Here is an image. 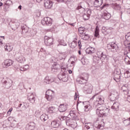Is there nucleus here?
I'll list each match as a JSON object with an SVG mask.
<instances>
[{
  "mask_svg": "<svg viewBox=\"0 0 130 130\" xmlns=\"http://www.w3.org/2000/svg\"><path fill=\"white\" fill-rule=\"evenodd\" d=\"M104 96L99 95L96 98L95 103L96 104V113L99 117L107 116L108 113H109V109L103 105L104 104Z\"/></svg>",
  "mask_w": 130,
  "mask_h": 130,
  "instance_id": "obj_1",
  "label": "nucleus"
},
{
  "mask_svg": "<svg viewBox=\"0 0 130 130\" xmlns=\"http://www.w3.org/2000/svg\"><path fill=\"white\" fill-rule=\"evenodd\" d=\"M66 124L68 126H71L72 128H76L77 126L78 125L77 124V122L75 120L73 119H69L66 120Z\"/></svg>",
  "mask_w": 130,
  "mask_h": 130,
  "instance_id": "obj_2",
  "label": "nucleus"
},
{
  "mask_svg": "<svg viewBox=\"0 0 130 130\" xmlns=\"http://www.w3.org/2000/svg\"><path fill=\"white\" fill-rule=\"evenodd\" d=\"M41 23L44 26H51L52 25V19L49 17H45L42 20Z\"/></svg>",
  "mask_w": 130,
  "mask_h": 130,
  "instance_id": "obj_3",
  "label": "nucleus"
},
{
  "mask_svg": "<svg viewBox=\"0 0 130 130\" xmlns=\"http://www.w3.org/2000/svg\"><path fill=\"white\" fill-rule=\"evenodd\" d=\"M45 97L48 101H51L54 97V92L51 90H48L46 92Z\"/></svg>",
  "mask_w": 130,
  "mask_h": 130,
  "instance_id": "obj_4",
  "label": "nucleus"
},
{
  "mask_svg": "<svg viewBox=\"0 0 130 130\" xmlns=\"http://www.w3.org/2000/svg\"><path fill=\"white\" fill-rule=\"evenodd\" d=\"M85 5V3L84 2L79 3L76 9V11H78L80 14H83L85 12V8H86Z\"/></svg>",
  "mask_w": 130,
  "mask_h": 130,
  "instance_id": "obj_5",
  "label": "nucleus"
},
{
  "mask_svg": "<svg viewBox=\"0 0 130 130\" xmlns=\"http://www.w3.org/2000/svg\"><path fill=\"white\" fill-rule=\"evenodd\" d=\"M13 62H14L11 59H7L3 62L2 66L3 68H4L5 69H7L9 68V67H11V66H12Z\"/></svg>",
  "mask_w": 130,
  "mask_h": 130,
  "instance_id": "obj_6",
  "label": "nucleus"
},
{
  "mask_svg": "<svg viewBox=\"0 0 130 130\" xmlns=\"http://www.w3.org/2000/svg\"><path fill=\"white\" fill-rule=\"evenodd\" d=\"M44 42L46 46H50L53 44V39L52 38H49L47 36L44 37Z\"/></svg>",
  "mask_w": 130,
  "mask_h": 130,
  "instance_id": "obj_7",
  "label": "nucleus"
},
{
  "mask_svg": "<svg viewBox=\"0 0 130 130\" xmlns=\"http://www.w3.org/2000/svg\"><path fill=\"white\" fill-rule=\"evenodd\" d=\"M27 100L30 103H35V100H36V94L35 93H28Z\"/></svg>",
  "mask_w": 130,
  "mask_h": 130,
  "instance_id": "obj_8",
  "label": "nucleus"
},
{
  "mask_svg": "<svg viewBox=\"0 0 130 130\" xmlns=\"http://www.w3.org/2000/svg\"><path fill=\"white\" fill-rule=\"evenodd\" d=\"M112 30H113V28L112 27L103 26L102 29V32L105 35H107V34L111 33V32H112Z\"/></svg>",
  "mask_w": 130,
  "mask_h": 130,
  "instance_id": "obj_9",
  "label": "nucleus"
},
{
  "mask_svg": "<svg viewBox=\"0 0 130 130\" xmlns=\"http://www.w3.org/2000/svg\"><path fill=\"white\" fill-rule=\"evenodd\" d=\"M84 90L87 92V94H91L93 90V86L91 84H87L84 86Z\"/></svg>",
  "mask_w": 130,
  "mask_h": 130,
  "instance_id": "obj_10",
  "label": "nucleus"
},
{
  "mask_svg": "<svg viewBox=\"0 0 130 130\" xmlns=\"http://www.w3.org/2000/svg\"><path fill=\"white\" fill-rule=\"evenodd\" d=\"M58 78L60 81H62V82L68 81V77L65 73H62L58 74Z\"/></svg>",
  "mask_w": 130,
  "mask_h": 130,
  "instance_id": "obj_11",
  "label": "nucleus"
},
{
  "mask_svg": "<svg viewBox=\"0 0 130 130\" xmlns=\"http://www.w3.org/2000/svg\"><path fill=\"white\" fill-rule=\"evenodd\" d=\"M69 115H70L71 118H73L74 120H79L78 117V113L76 111H71L70 112Z\"/></svg>",
  "mask_w": 130,
  "mask_h": 130,
  "instance_id": "obj_12",
  "label": "nucleus"
},
{
  "mask_svg": "<svg viewBox=\"0 0 130 130\" xmlns=\"http://www.w3.org/2000/svg\"><path fill=\"white\" fill-rule=\"evenodd\" d=\"M68 109V105L64 104H61L58 107V110L59 112H65Z\"/></svg>",
  "mask_w": 130,
  "mask_h": 130,
  "instance_id": "obj_13",
  "label": "nucleus"
},
{
  "mask_svg": "<svg viewBox=\"0 0 130 130\" xmlns=\"http://www.w3.org/2000/svg\"><path fill=\"white\" fill-rule=\"evenodd\" d=\"M52 62H53L54 63L52 64V70H58L59 68H60V66L59 64H58L57 63L55 62V61L57 60V59H55L54 57H52Z\"/></svg>",
  "mask_w": 130,
  "mask_h": 130,
  "instance_id": "obj_14",
  "label": "nucleus"
},
{
  "mask_svg": "<svg viewBox=\"0 0 130 130\" xmlns=\"http://www.w3.org/2000/svg\"><path fill=\"white\" fill-rule=\"evenodd\" d=\"M89 78V75L87 74H85V76L84 77H80V80H78V82L79 84H81V85L83 84H85L87 81H88V79Z\"/></svg>",
  "mask_w": 130,
  "mask_h": 130,
  "instance_id": "obj_15",
  "label": "nucleus"
},
{
  "mask_svg": "<svg viewBox=\"0 0 130 130\" xmlns=\"http://www.w3.org/2000/svg\"><path fill=\"white\" fill-rule=\"evenodd\" d=\"M108 49H115L116 51V48H117V45L115 44V42H112L107 45Z\"/></svg>",
  "mask_w": 130,
  "mask_h": 130,
  "instance_id": "obj_16",
  "label": "nucleus"
},
{
  "mask_svg": "<svg viewBox=\"0 0 130 130\" xmlns=\"http://www.w3.org/2000/svg\"><path fill=\"white\" fill-rule=\"evenodd\" d=\"M109 98L111 101H115L118 98V93L115 92L114 93H111Z\"/></svg>",
  "mask_w": 130,
  "mask_h": 130,
  "instance_id": "obj_17",
  "label": "nucleus"
},
{
  "mask_svg": "<svg viewBox=\"0 0 130 130\" xmlns=\"http://www.w3.org/2000/svg\"><path fill=\"white\" fill-rule=\"evenodd\" d=\"M53 5V3H52V2L50 1V0H47L44 3V6L46 9H51Z\"/></svg>",
  "mask_w": 130,
  "mask_h": 130,
  "instance_id": "obj_18",
  "label": "nucleus"
},
{
  "mask_svg": "<svg viewBox=\"0 0 130 130\" xmlns=\"http://www.w3.org/2000/svg\"><path fill=\"white\" fill-rule=\"evenodd\" d=\"M16 58V60L18 62H20V63L24 62L25 61V60H26V59H25V58L24 57V56H23L20 54H19Z\"/></svg>",
  "mask_w": 130,
  "mask_h": 130,
  "instance_id": "obj_19",
  "label": "nucleus"
},
{
  "mask_svg": "<svg viewBox=\"0 0 130 130\" xmlns=\"http://www.w3.org/2000/svg\"><path fill=\"white\" fill-rule=\"evenodd\" d=\"M119 103L115 102L111 107V109H113L114 111H118V110H119Z\"/></svg>",
  "mask_w": 130,
  "mask_h": 130,
  "instance_id": "obj_20",
  "label": "nucleus"
},
{
  "mask_svg": "<svg viewBox=\"0 0 130 130\" xmlns=\"http://www.w3.org/2000/svg\"><path fill=\"white\" fill-rule=\"evenodd\" d=\"M103 4V0H94L93 5L95 8H99L101 7Z\"/></svg>",
  "mask_w": 130,
  "mask_h": 130,
  "instance_id": "obj_21",
  "label": "nucleus"
},
{
  "mask_svg": "<svg viewBox=\"0 0 130 130\" xmlns=\"http://www.w3.org/2000/svg\"><path fill=\"white\" fill-rule=\"evenodd\" d=\"M85 128L87 130H95L94 128V126L93 124L91 123H85Z\"/></svg>",
  "mask_w": 130,
  "mask_h": 130,
  "instance_id": "obj_22",
  "label": "nucleus"
},
{
  "mask_svg": "<svg viewBox=\"0 0 130 130\" xmlns=\"http://www.w3.org/2000/svg\"><path fill=\"white\" fill-rule=\"evenodd\" d=\"M12 83H13V81L11 80L5 81L4 82V84L5 86V88H6V89H9V88H11L12 86Z\"/></svg>",
  "mask_w": 130,
  "mask_h": 130,
  "instance_id": "obj_23",
  "label": "nucleus"
},
{
  "mask_svg": "<svg viewBox=\"0 0 130 130\" xmlns=\"http://www.w3.org/2000/svg\"><path fill=\"white\" fill-rule=\"evenodd\" d=\"M96 55L97 56L100 57V59H101L102 60H104V59L106 58V56L104 54L103 52H102V51H98L96 52Z\"/></svg>",
  "mask_w": 130,
  "mask_h": 130,
  "instance_id": "obj_24",
  "label": "nucleus"
},
{
  "mask_svg": "<svg viewBox=\"0 0 130 130\" xmlns=\"http://www.w3.org/2000/svg\"><path fill=\"white\" fill-rule=\"evenodd\" d=\"M111 17V15L107 12H104L102 15V18L105 20H109Z\"/></svg>",
  "mask_w": 130,
  "mask_h": 130,
  "instance_id": "obj_25",
  "label": "nucleus"
},
{
  "mask_svg": "<svg viewBox=\"0 0 130 130\" xmlns=\"http://www.w3.org/2000/svg\"><path fill=\"white\" fill-rule=\"evenodd\" d=\"M35 125H36L35 123L30 122L28 125H27L26 128H27L28 130H33L35 128Z\"/></svg>",
  "mask_w": 130,
  "mask_h": 130,
  "instance_id": "obj_26",
  "label": "nucleus"
},
{
  "mask_svg": "<svg viewBox=\"0 0 130 130\" xmlns=\"http://www.w3.org/2000/svg\"><path fill=\"white\" fill-rule=\"evenodd\" d=\"M53 127L57 128L60 125V122L58 120H54L51 123Z\"/></svg>",
  "mask_w": 130,
  "mask_h": 130,
  "instance_id": "obj_27",
  "label": "nucleus"
},
{
  "mask_svg": "<svg viewBox=\"0 0 130 130\" xmlns=\"http://www.w3.org/2000/svg\"><path fill=\"white\" fill-rule=\"evenodd\" d=\"M5 51H12L13 50V46L10 44H6V46H4Z\"/></svg>",
  "mask_w": 130,
  "mask_h": 130,
  "instance_id": "obj_28",
  "label": "nucleus"
},
{
  "mask_svg": "<svg viewBox=\"0 0 130 130\" xmlns=\"http://www.w3.org/2000/svg\"><path fill=\"white\" fill-rule=\"evenodd\" d=\"M40 119L42 120V121H46V120L48 119V115L43 114L40 116Z\"/></svg>",
  "mask_w": 130,
  "mask_h": 130,
  "instance_id": "obj_29",
  "label": "nucleus"
},
{
  "mask_svg": "<svg viewBox=\"0 0 130 130\" xmlns=\"http://www.w3.org/2000/svg\"><path fill=\"white\" fill-rule=\"evenodd\" d=\"M121 90L123 91V92H126V93H127L128 91V85L127 84H124V85H123L121 88Z\"/></svg>",
  "mask_w": 130,
  "mask_h": 130,
  "instance_id": "obj_30",
  "label": "nucleus"
},
{
  "mask_svg": "<svg viewBox=\"0 0 130 130\" xmlns=\"http://www.w3.org/2000/svg\"><path fill=\"white\" fill-rule=\"evenodd\" d=\"M81 37L83 40H88V39H90V36L86 32L83 34Z\"/></svg>",
  "mask_w": 130,
  "mask_h": 130,
  "instance_id": "obj_31",
  "label": "nucleus"
},
{
  "mask_svg": "<svg viewBox=\"0 0 130 130\" xmlns=\"http://www.w3.org/2000/svg\"><path fill=\"white\" fill-rule=\"evenodd\" d=\"M45 83H46V84H50L51 82H52V80H51V79L49 76H46L44 80Z\"/></svg>",
  "mask_w": 130,
  "mask_h": 130,
  "instance_id": "obj_32",
  "label": "nucleus"
},
{
  "mask_svg": "<svg viewBox=\"0 0 130 130\" xmlns=\"http://www.w3.org/2000/svg\"><path fill=\"white\" fill-rule=\"evenodd\" d=\"M94 36L99 38V26H96L94 31Z\"/></svg>",
  "mask_w": 130,
  "mask_h": 130,
  "instance_id": "obj_33",
  "label": "nucleus"
},
{
  "mask_svg": "<svg viewBox=\"0 0 130 130\" xmlns=\"http://www.w3.org/2000/svg\"><path fill=\"white\" fill-rule=\"evenodd\" d=\"M21 29L23 33H27V32H28V30H29V28H28V27H27L26 25L21 26Z\"/></svg>",
  "mask_w": 130,
  "mask_h": 130,
  "instance_id": "obj_34",
  "label": "nucleus"
},
{
  "mask_svg": "<svg viewBox=\"0 0 130 130\" xmlns=\"http://www.w3.org/2000/svg\"><path fill=\"white\" fill-rule=\"evenodd\" d=\"M123 123L124 124L125 126H127V125H130V117L127 119L124 120L123 121Z\"/></svg>",
  "mask_w": 130,
  "mask_h": 130,
  "instance_id": "obj_35",
  "label": "nucleus"
},
{
  "mask_svg": "<svg viewBox=\"0 0 130 130\" xmlns=\"http://www.w3.org/2000/svg\"><path fill=\"white\" fill-rule=\"evenodd\" d=\"M30 36L31 37H33L34 36H35L36 34H37V29L36 28H34L30 31Z\"/></svg>",
  "mask_w": 130,
  "mask_h": 130,
  "instance_id": "obj_36",
  "label": "nucleus"
},
{
  "mask_svg": "<svg viewBox=\"0 0 130 130\" xmlns=\"http://www.w3.org/2000/svg\"><path fill=\"white\" fill-rule=\"evenodd\" d=\"M124 76L125 78H130V70H126L124 73Z\"/></svg>",
  "mask_w": 130,
  "mask_h": 130,
  "instance_id": "obj_37",
  "label": "nucleus"
},
{
  "mask_svg": "<svg viewBox=\"0 0 130 130\" xmlns=\"http://www.w3.org/2000/svg\"><path fill=\"white\" fill-rule=\"evenodd\" d=\"M41 115V110H36V111L35 112V116H36V117H38Z\"/></svg>",
  "mask_w": 130,
  "mask_h": 130,
  "instance_id": "obj_38",
  "label": "nucleus"
},
{
  "mask_svg": "<svg viewBox=\"0 0 130 130\" xmlns=\"http://www.w3.org/2000/svg\"><path fill=\"white\" fill-rule=\"evenodd\" d=\"M77 47V42L76 41H73L70 45V47H71V48H75V47Z\"/></svg>",
  "mask_w": 130,
  "mask_h": 130,
  "instance_id": "obj_39",
  "label": "nucleus"
},
{
  "mask_svg": "<svg viewBox=\"0 0 130 130\" xmlns=\"http://www.w3.org/2000/svg\"><path fill=\"white\" fill-rule=\"evenodd\" d=\"M49 113H53L55 111V107H50L48 109Z\"/></svg>",
  "mask_w": 130,
  "mask_h": 130,
  "instance_id": "obj_40",
  "label": "nucleus"
},
{
  "mask_svg": "<svg viewBox=\"0 0 130 130\" xmlns=\"http://www.w3.org/2000/svg\"><path fill=\"white\" fill-rule=\"evenodd\" d=\"M91 107L90 106V105H87L86 106H84V111H86V112L89 111L90 109H91Z\"/></svg>",
  "mask_w": 130,
  "mask_h": 130,
  "instance_id": "obj_41",
  "label": "nucleus"
},
{
  "mask_svg": "<svg viewBox=\"0 0 130 130\" xmlns=\"http://www.w3.org/2000/svg\"><path fill=\"white\" fill-rule=\"evenodd\" d=\"M100 60V57L98 56H93V61L98 63V61Z\"/></svg>",
  "mask_w": 130,
  "mask_h": 130,
  "instance_id": "obj_42",
  "label": "nucleus"
},
{
  "mask_svg": "<svg viewBox=\"0 0 130 130\" xmlns=\"http://www.w3.org/2000/svg\"><path fill=\"white\" fill-rule=\"evenodd\" d=\"M83 18L84 21H87V20L90 19V16H89L87 14L84 13L83 15Z\"/></svg>",
  "mask_w": 130,
  "mask_h": 130,
  "instance_id": "obj_43",
  "label": "nucleus"
},
{
  "mask_svg": "<svg viewBox=\"0 0 130 130\" xmlns=\"http://www.w3.org/2000/svg\"><path fill=\"white\" fill-rule=\"evenodd\" d=\"M22 105H24V106H26L27 108L29 107V103H26V102H23V104H20L18 106V107H21Z\"/></svg>",
  "mask_w": 130,
  "mask_h": 130,
  "instance_id": "obj_44",
  "label": "nucleus"
},
{
  "mask_svg": "<svg viewBox=\"0 0 130 130\" xmlns=\"http://www.w3.org/2000/svg\"><path fill=\"white\" fill-rule=\"evenodd\" d=\"M125 39L128 42H130V32L125 36Z\"/></svg>",
  "mask_w": 130,
  "mask_h": 130,
  "instance_id": "obj_45",
  "label": "nucleus"
},
{
  "mask_svg": "<svg viewBox=\"0 0 130 130\" xmlns=\"http://www.w3.org/2000/svg\"><path fill=\"white\" fill-rule=\"evenodd\" d=\"M58 119L61 120V121H63V120H66L67 117L64 116H60L58 117Z\"/></svg>",
  "mask_w": 130,
  "mask_h": 130,
  "instance_id": "obj_46",
  "label": "nucleus"
},
{
  "mask_svg": "<svg viewBox=\"0 0 130 130\" xmlns=\"http://www.w3.org/2000/svg\"><path fill=\"white\" fill-rule=\"evenodd\" d=\"M10 6L9 5H7V4H5L4 6V12H7L8 10H9V8Z\"/></svg>",
  "mask_w": 130,
  "mask_h": 130,
  "instance_id": "obj_47",
  "label": "nucleus"
},
{
  "mask_svg": "<svg viewBox=\"0 0 130 130\" xmlns=\"http://www.w3.org/2000/svg\"><path fill=\"white\" fill-rule=\"evenodd\" d=\"M92 12H93V10H91V9H88L86 12V14L90 17V16H91V15H92Z\"/></svg>",
  "mask_w": 130,
  "mask_h": 130,
  "instance_id": "obj_48",
  "label": "nucleus"
},
{
  "mask_svg": "<svg viewBox=\"0 0 130 130\" xmlns=\"http://www.w3.org/2000/svg\"><path fill=\"white\" fill-rule=\"evenodd\" d=\"M86 52L87 54H92V53H94V52L92 51V50L90 49H87L86 50Z\"/></svg>",
  "mask_w": 130,
  "mask_h": 130,
  "instance_id": "obj_49",
  "label": "nucleus"
},
{
  "mask_svg": "<svg viewBox=\"0 0 130 130\" xmlns=\"http://www.w3.org/2000/svg\"><path fill=\"white\" fill-rule=\"evenodd\" d=\"M6 5H7V6H11V5H13V2L10 0H7L6 2L5 3Z\"/></svg>",
  "mask_w": 130,
  "mask_h": 130,
  "instance_id": "obj_50",
  "label": "nucleus"
},
{
  "mask_svg": "<svg viewBox=\"0 0 130 130\" xmlns=\"http://www.w3.org/2000/svg\"><path fill=\"white\" fill-rule=\"evenodd\" d=\"M59 44L60 45H63V46H67V44L64 43H63V41H60L59 42Z\"/></svg>",
  "mask_w": 130,
  "mask_h": 130,
  "instance_id": "obj_51",
  "label": "nucleus"
},
{
  "mask_svg": "<svg viewBox=\"0 0 130 130\" xmlns=\"http://www.w3.org/2000/svg\"><path fill=\"white\" fill-rule=\"evenodd\" d=\"M114 80L116 81V82H119V80H120V76L119 75H118V77L117 78L116 77H115L114 78Z\"/></svg>",
  "mask_w": 130,
  "mask_h": 130,
  "instance_id": "obj_52",
  "label": "nucleus"
},
{
  "mask_svg": "<svg viewBox=\"0 0 130 130\" xmlns=\"http://www.w3.org/2000/svg\"><path fill=\"white\" fill-rule=\"evenodd\" d=\"M78 31H82L84 32L85 31V28H84V27H80L79 28Z\"/></svg>",
  "mask_w": 130,
  "mask_h": 130,
  "instance_id": "obj_53",
  "label": "nucleus"
},
{
  "mask_svg": "<svg viewBox=\"0 0 130 130\" xmlns=\"http://www.w3.org/2000/svg\"><path fill=\"white\" fill-rule=\"evenodd\" d=\"M79 95H78L77 92H75V96H74V100H77V99L79 98Z\"/></svg>",
  "mask_w": 130,
  "mask_h": 130,
  "instance_id": "obj_54",
  "label": "nucleus"
},
{
  "mask_svg": "<svg viewBox=\"0 0 130 130\" xmlns=\"http://www.w3.org/2000/svg\"><path fill=\"white\" fill-rule=\"evenodd\" d=\"M27 108L26 106H24V105H22V110H26V109Z\"/></svg>",
  "mask_w": 130,
  "mask_h": 130,
  "instance_id": "obj_55",
  "label": "nucleus"
},
{
  "mask_svg": "<svg viewBox=\"0 0 130 130\" xmlns=\"http://www.w3.org/2000/svg\"><path fill=\"white\" fill-rule=\"evenodd\" d=\"M81 41H79L78 42L79 47H82V45H81Z\"/></svg>",
  "mask_w": 130,
  "mask_h": 130,
  "instance_id": "obj_56",
  "label": "nucleus"
},
{
  "mask_svg": "<svg viewBox=\"0 0 130 130\" xmlns=\"http://www.w3.org/2000/svg\"><path fill=\"white\" fill-rule=\"evenodd\" d=\"M55 2H57V3H63V0H54Z\"/></svg>",
  "mask_w": 130,
  "mask_h": 130,
  "instance_id": "obj_57",
  "label": "nucleus"
},
{
  "mask_svg": "<svg viewBox=\"0 0 130 130\" xmlns=\"http://www.w3.org/2000/svg\"><path fill=\"white\" fill-rule=\"evenodd\" d=\"M24 68H25L26 71L27 70H29V65H25V66H24Z\"/></svg>",
  "mask_w": 130,
  "mask_h": 130,
  "instance_id": "obj_58",
  "label": "nucleus"
},
{
  "mask_svg": "<svg viewBox=\"0 0 130 130\" xmlns=\"http://www.w3.org/2000/svg\"><path fill=\"white\" fill-rule=\"evenodd\" d=\"M20 71H21V72H25V71L24 70V68H23V67H21L20 68Z\"/></svg>",
  "mask_w": 130,
  "mask_h": 130,
  "instance_id": "obj_59",
  "label": "nucleus"
},
{
  "mask_svg": "<svg viewBox=\"0 0 130 130\" xmlns=\"http://www.w3.org/2000/svg\"><path fill=\"white\" fill-rule=\"evenodd\" d=\"M69 25H71L73 27H75V23H69Z\"/></svg>",
  "mask_w": 130,
  "mask_h": 130,
  "instance_id": "obj_60",
  "label": "nucleus"
},
{
  "mask_svg": "<svg viewBox=\"0 0 130 130\" xmlns=\"http://www.w3.org/2000/svg\"><path fill=\"white\" fill-rule=\"evenodd\" d=\"M79 32L80 33V34H81L82 35V34L83 35L84 34V31L81 30V31H79Z\"/></svg>",
  "mask_w": 130,
  "mask_h": 130,
  "instance_id": "obj_61",
  "label": "nucleus"
},
{
  "mask_svg": "<svg viewBox=\"0 0 130 130\" xmlns=\"http://www.w3.org/2000/svg\"><path fill=\"white\" fill-rule=\"evenodd\" d=\"M12 111H13V108H11L9 110H8V112H12Z\"/></svg>",
  "mask_w": 130,
  "mask_h": 130,
  "instance_id": "obj_62",
  "label": "nucleus"
},
{
  "mask_svg": "<svg viewBox=\"0 0 130 130\" xmlns=\"http://www.w3.org/2000/svg\"><path fill=\"white\" fill-rule=\"evenodd\" d=\"M11 115V112H7V116H10Z\"/></svg>",
  "mask_w": 130,
  "mask_h": 130,
  "instance_id": "obj_63",
  "label": "nucleus"
},
{
  "mask_svg": "<svg viewBox=\"0 0 130 130\" xmlns=\"http://www.w3.org/2000/svg\"><path fill=\"white\" fill-rule=\"evenodd\" d=\"M102 125L99 124L98 125V128H101Z\"/></svg>",
  "mask_w": 130,
  "mask_h": 130,
  "instance_id": "obj_64",
  "label": "nucleus"
}]
</instances>
